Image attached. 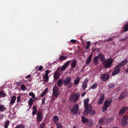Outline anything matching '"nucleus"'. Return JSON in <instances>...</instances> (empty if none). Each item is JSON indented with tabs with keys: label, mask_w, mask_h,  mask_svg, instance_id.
I'll return each mask as SVG.
<instances>
[{
	"label": "nucleus",
	"mask_w": 128,
	"mask_h": 128,
	"mask_svg": "<svg viewBox=\"0 0 128 128\" xmlns=\"http://www.w3.org/2000/svg\"><path fill=\"white\" fill-rule=\"evenodd\" d=\"M80 96V95L79 94H76L74 95L72 94L70 98V102H76L78 100Z\"/></svg>",
	"instance_id": "f257e3e1"
},
{
	"label": "nucleus",
	"mask_w": 128,
	"mask_h": 128,
	"mask_svg": "<svg viewBox=\"0 0 128 128\" xmlns=\"http://www.w3.org/2000/svg\"><path fill=\"white\" fill-rule=\"evenodd\" d=\"M112 102V100H106L105 101L104 105L102 107L103 112L107 109L108 107L110 106Z\"/></svg>",
	"instance_id": "f03ea898"
},
{
	"label": "nucleus",
	"mask_w": 128,
	"mask_h": 128,
	"mask_svg": "<svg viewBox=\"0 0 128 128\" xmlns=\"http://www.w3.org/2000/svg\"><path fill=\"white\" fill-rule=\"evenodd\" d=\"M113 62V60L112 58H108L105 60L104 64L105 67L106 68H108L112 65Z\"/></svg>",
	"instance_id": "7ed1b4c3"
},
{
	"label": "nucleus",
	"mask_w": 128,
	"mask_h": 128,
	"mask_svg": "<svg viewBox=\"0 0 128 128\" xmlns=\"http://www.w3.org/2000/svg\"><path fill=\"white\" fill-rule=\"evenodd\" d=\"M122 125L123 126H126L128 123V116L125 115L121 119Z\"/></svg>",
	"instance_id": "20e7f679"
},
{
	"label": "nucleus",
	"mask_w": 128,
	"mask_h": 128,
	"mask_svg": "<svg viewBox=\"0 0 128 128\" xmlns=\"http://www.w3.org/2000/svg\"><path fill=\"white\" fill-rule=\"evenodd\" d=\"M60 91L57 87H54L53 90V94L56 97H58L60 95Z\"/></svg>",
	"instance_id": "39448f33"
},
{
	"label": "nucleus",
	"mask_w": 128,
	"mask_h": 128,
	"mask_svg": "<svg viewBox=\"0 0 128 128\" xmlns=\"http://www.w3.org/2000/svg\"><path fill=\"white\" fill-rule=\"evenodd\" d=\"M79 107L78 105V104H75L71 110V111L73 114H75L77 113L78 111Z\"/></svg>",
	"instance_id": "423d86ee"
},
{
	"label": "nucleus",
	"mask_w": 128,
	"mask_h": 128,
	"mask_svg": "<svg viewBox=\"0 0 128 128\" xmlns=\"http://www.w3.org/2000/svg\"><path fill=\"white\" fill-rule=\"evenodd\" d=\"M89 101V100L87 98L86 100H85L84 101V106L85 108H87L88 110V108H90V109L92 108V106L90 104H88V103Z\"/></svg>",
	"instance_id": "0eeeda50"
},
{
	"label": "nucleus",
	"mask_w": 128,
	"mask_h": 128,
	"mask_svg": "<svg viewBox=\"0 0 128 128\" xmlns=\"http://www.w3.org/2000/svg\"><path fill=\"white\" fill-rule=\"evenodd\" d=\"M98 57V58L99 59L100 61L103 64H104L105 62V58L103 55L100 53L98 54L97 56Z\"/></svg>",
	"instance_id": "6e6552de"
},
{
	"label": "nucleus",
	"mask_w": 128,
	"mask_h": 128,
	"mask_svg": "<svg viewBox=\"0 0 128 128\" xmlns=\"http://www.w3.org/2000/svg\"><path fill=\"white\" fill-rule=\"evenodd\" d=\"M120 68L118 65L115 66L114 68L115 70L113 72L112 75H115L119 73L120 70Z\"/></svg>",
	"instance_id": "1a4fd4ad"
},
{
	"label": "nucleus",
	"mask_w": 128,
	"mask_h": 128,
	"mask_svg": "<svg viewBox=\"0 0 128 128\" xmlns=\"http://www.w3.org/2000/svg\"><path fill=\"white\" fill-rule=\"evenodd\" d=\"M37 120L38 122L41 121L42 119L43 116L40 112H38L36 114Z\"/></svg>",
	"instance_id": "9d476101"
},
{
	"label": "nucleus",
	"mask_w": 128,
	"mask_h": 128,
	"mask_svg": "<svg viewBox=\"0 0 128 128\" xmlns=\"http://www.w3.org/2000/svg\"><path fill=\"white\" fill-rule=\"evenodd\" d=\"M128 110V107L126 106L123 107L120 109L119 112V115L120 116H122L123 115L125 112Z\"/></svg>",
	"instance_id": "9b49d317"
},
{
	"label": "nucleus",
	"mask_w": 128,
	"mask_h": 128,
	"mask_svg": "<svg viewBox=\"0 0 128 128\" xmlns=\"http://www.w3.org/2000/svg\"><path fill=\"white\" fill-rule=\"evenodd\" d=\"M71 80V77H66L65 80H64V86H68L70 82V81Z\"/></svg>",
	"instance_id": "f8f14e48"
},
{
	"label": "nucleus",
	"mask_w": 128,
	"mask_h": 128,
	"mask_svg": "<svg viewBox=\"0 0 128 128\" xmlns=\"http://www.w3.org/2000/svg\"><path fill=\"white\" fill-rule=\"evenodd\" d=\"M109 78V76L107 74H103L100 76L101 79L104 81H106L108 80Z\"/></svg>",
	"instance_id": "ddd939ff"
},
{
	"label": "nucleus",
	"mask_w": 128,
	"mask_h": 128,
	"mask_svg": "<svg viewBox=\"0 0 128 128\" xmlns=\"http://www.w3.org/2000/svg\"><path fill=\"white\" fill-rule=\"evenodd\" d=\"M71 60H68L66 62L62 67L60 69V70L61 71H64L68 65L69 64Z\"/></svg>",
	"instance_id": "4468645a"
},
{
	"label": "nucleus",
	"mask_w": 128,
	"mask_h": 128,
	"mask_svg": "<svg viewBox=\"0 0 128 128\" xmlns=\"http://www.w3.org/2000/svg\"><path fill=\"white\" fill-rule=\"evenodd\" d=\"M92 54L91 53L88 57L87 58L86 62V64L88 65L89 64L92 60Z\"/></svg>",
	"instance_id": "2eb2a0df"
},
{
	"label": "nucleus",
	"mask_w": 128,
	"mask_h": 128,
	"mask_svg": "<svg viewBox=\"0 0 128 128\" xmlns=\"http://www.w3.org/2000/svg\"><path fill=\"white\" fill-rule=\"evenodd\" d=\"M104 95L102 94L100 96V98L98 102V104H101L103 102L104 100Z\"/></svg>",
	"instance_id": "dca6fc26"
},
{
	"label": "nucleus",
	"mask_w": 128,
	"mask_h": 128,
	"mask_svg": "<svg viewBox=\"0 0 128 128\" xmlns=\"http://www.w3.org/2000/svg\"><path fill=\"white\" fill-rule=\"evenodd\" d=\"M98 59L97 56H95L93 58V63L95 65H98Z\"/></svg>",
	"instance_id": "f3484780"
},
{
	"label": "nucleus",
	"mask_w": 128,
	"mask_h": 128,
	"mask_svg": "<svg viewBox=\"0 0 128 128\" xmlns=\"http://www.w3.org/2000/svg\"><path fill=\"white\" fill-rule=\"evenodd\" d=\"M128 60L126 59H124L122 61L120 64L118 65L120 68L122 67V66H124L128 62Z\"/></svg>",
	"instance_id": "a211bd4d"
},
{
	"label": "nucleus",
	"mask_w": 128,
	"mask_h": 128,
	"mask_svg": "<svg viewBox=\"0 0 128 128\" xmlns=\"http://www.w3.org/2000/svg\"><path fill=\"white\" fill-rule=\"evenodd\" d=\"M127 92H124L120 95L119 99V100L122 99L127 96Z\"/></svg>",
	"instance_id": "6ab92c4d"
},
{
	"label": "nucleus",
	"mask_w": 128,
	"mask_h": 128,
	"mask_svg": "<svg viewBox=\"0 0 128 128\" xmlns=\"http://www.w3.org/2000/svg\"><path fill=\"white\" fill-rule=\"evenodd\" d=\"M36 98L34 99L32 98H31L28 100V104L30 107L32 106V104H33V102L34 101L36 100Z\"/></svg>",
	"instance_id": "aec40b11"
},
{
	"label": "nucleus",
	"mask_w": 128,
	"mask_h": 128,
	"mask_svg": "<svg viewBox=\"0 0 128 128\" xmlns=\"http://www.w3.org/2000/svg\"><path fill=\"white\" fill-rule=\"evenodd\" d=\"M54 80H57L60 78V73L57 72H55L54 75Z\"/></svg>",
	"instance_id": "412c9836"
},
{
	"label": "nucleus",
	"mask_w": 128,
	"mask_h": 128,
	"mask_svg": "<svg viewBox=\"0 0 128 128\" xmlns=\"http://www.w3.org/2000/svg\"><path fill=\"white\" fill-rule=\"evenodd\" d=\"M80 76H77L76 79H75L74 81V84L76 85L78 84L80 81Z\"/></svg>",
	"instance_id": "4be33fe9"
},
{
	"label": "nucleus",
	"mask_w": 128,
	"mask_h": 128,
	"mask_svg": "<svg viewBox=\"0 0 128 128\" xmlns=\"http://www.w3.org/2000/svg\"><path fill=\"white\" fill-rule=\"evenodd\" d=\"M16 97L14 96L12 97L11 100L10 102V104H14L16 100Z\"/></svg>",
	"instance_id": "5701e85b"
},
{
	"label": "nucleus",
	"mask_w": 128,
	"mask_h": 128,
	"mask_svg": "<svg viewBox=\"0 0 128 128\" xmlns=\"http://www.w3.org/2000/svg\"><path fill=\"white\" fill-rule=\"evenodd\" d=\"M32 114L33 116L35 115L37 113V109L36 107L34 106L32 108Z\"/></svg>",
	"instance_id": "b1692460"
},
{
	"label": "nucleus",
	"mask_w": 128,
	"mask_h": 128,
	"mask_svg": "<svg viewBox=\"0 0 128 128\" xmlns=\"http://www.w3.org/2000/svg\"><path fill=\"white\" fill-rule=\"evenodd\" d=\"M81 118L82 122L83 123H86L88 122V120L84 116H82Z\"/></svg>",
	"instance_id": "393cba45"
},
{
	"label": "nucleus",
	"mask_w": 128,
	"mask_h": 128,
	"mask_svg": "<svg viewBox=\"0 0 128 128\" xmlns=\"http://www.w3.org/2000/svg\"><path fill=\"white\" fill-rule=\"evenodd\" d=\"M57 84L58 87L62 86V80L60 79L58 80L57 82Z\"/></svg>",
	"instance_id": "a878e982"
},
{
	"label": "nucleus",
	"mask_w": 128,
	"mask_h": 128,
	"mask_svg": "<svg viewBox=\"0 0 128 128\" xmlns=\"http://www.w3.org/2000/svg\"><path fill=\"white\" fill-rule=\"evenodd\" d=\"M88 110L87 109V108H85V110L84 111V114L85 115H87L88 114H89V111H90V108H88Z\"/></svg>",
	"instance_id": "bb28decb"
},
{
	"label": "nucleus",
	"mask_w": 128,
	"mask_h": 128,
	"mask_svg": "<svg viewBox=\"0 0 128 128\" xmlns=\"http://www.w3.org/2000/svg\"><path fill=\"white\" fill-rule=\"evenodd\" d=\"M113 120V119L112 118H106L105 120V122L107 123L108 124L110 122H112Z\"/></svg>",
	"instance_id": "cd10ccee"
},
{
	"label": "nucleus",
	"mask_w": 128,
	"mask_h": 128,
	"mask_svg": "<svg viewBox=\"0 0 128 128\" xmlns=\"http://www.w3.org/2000/svg\"><path fill=\"white\" fill-rule=\"evenodd\" d=\"M123 29L125 32L128 31V23L124 25Z\"/></svg>",
	"instance_id": "c85d7f7f"
},
{
	"label": "nucleus",
	"mask_w": 128,
	"mask_h": 128,
	"mask_svg": "<svg viewBox=\"0 0 128 128\" xmlns=\"http://www.w3.org/2000/svg\"><path fill=\"white\" fill-rule=\"evenodd\" d=\"M6 109H7L6 108H5L3 105H0V111L2 112Z\"/></svg>",
	"instance_id": "c756f323"
},
{
	"label": "nucleus",
	"mask_w": 128,
	"mask_h": 128,
	"mask_svg": "<svg viewBox=\"0 0 128 128\" xmlns=\"http://www.w3.org/2000/svg\"><path fill=\"white\" fill-rule=\"evenodd\" d=\"M76 65V61H73L71 64V66L73 68H74Z\"/></svg>",
	"instance_id": "7c9ffc66"
},
{
	"label": "nucleus",
	"mask_w": 128,
	"mask_h": 128,
	"mask_svg": "<svg viewBox=\"0 0 128 128\" xmlns=\"http://www.w3.org/2000/svg\"><path fill=\"white\" fill-rule=\"evenodd\" d=\"M0 95L2 97H4L6 96V94L4 93V91L2 90L0 91Z\"/></svg>",
	"instance_id": "2f4dec72"
},
{
	"label": "nucleus",
	"mask_w": 128,
	"mask_h": 128,
	"mask_svg": "<svg viewBox=\"0 0 128 128\" xmlns=\"http://www.w3.org/2000/svg\"><path fill=\"white\" fill-rule=\"evenodd\" d=\"M87 87V83L84 82L82 86V88L83 90H85Z\"/></svg>",
	"instance_id": "473e14b6"
},
{
	"label": "nucleus",
	"mask_w": 128,
	"mask_h": 128,
	"mask_svg": "<svg viewBox=\"0 0 128 128\" xmlns=\"http://www.w3.org/2000/svg\"><path fill=\"white\" fill-rule=\"evenodd\" d=\"M67 56H61L60 57V59L61 60H66L67 58Z\"/></svg>",
	"instance_id": "72a5a7b5"
},
{
	"label": "nucleus",
	"mask_w": 128,
	"mask_h": 128,
	"mask_svg": "<svg viewBox=\"0 0 128 128\" xmlns=\"http://www.w3.org/2000/svg\"><path fill=\"white\" fill-rule=\"evenodd\" d=\"M114 84L112 83H110L109 84L108 86L109 88H112L114 87Z\"/></svg>",
	"instance_id": "f704fd0d"
},
{
	"label": "nucleus",
	"mask_w": 128,
	"mask_h": 128,
	"mask_svg": "<svg viewBox=\"0 0 128 128\" xmlns=\"http://www.w3.org/2000/svg\"><path fill=\"white\" fill-rule=\"evenodd\" d=\"M43 78L45 79L44 80L45 82H47L48 81L49 78L48 76H46L44 75L43 76Z\"/></svg>",
	"instance_id": "c9c22d12"
},
{
	"label": "nucleus",
	"mask_w": 128,
	"mask_h": 128,
	"mask_svg": "<svg viewBox=\"0 0 128 128\" xmlns=\"http://www.w3.org/2000/svg\"><path fill=\"white\" fill-rule=\"evenodd\" d=\"M92 109V108L90 109V111H89V114H90V115H93L95 113V111L94 110H91Z\"/></svg>",
	"instance_id": "e433bc0d"
},
{
	"label": "nucleus",
	"mask_w": 128,
	"mask_h": 128,
	"mask_svg": "<svg viewBox=\"0 0 128 128\" xmlns=\"http://www.w3.org/2000/svg\"><path fill=\"white\" fill-rule=\"evenodd\" d=\"M29 96H32V98L34 99L35 98V95L32 92H30L29 94Z\"/></svg>",
	"instance_id": "4c0bfd02"
},
{
	"label": "nucleus",
	"mask_w": 128,
	"mask_h": 128,
	"mask_svg": "<svg viewBox=\"0 0 128 128\" xmlns=\"http://www.w3.org/2000/svg\"><path fill=\"white\" fill-rule=\"evenodd\" d=\"M97 84L96 83L94 84L90 88V89H95L97 86Z\"/></svg>",
	"instance_id": "58836bf2"
},
{
	"label": "nucleus",
	"mask_w": 128,
	"mask_h": 128,
	"mask_svg": "<svg viewBox=\"0 0 128 128\" xmlns=\"http://www.w3.org/2000/svg\"><path fill=\"white\" fill-rule=\"evenodd\" d=\"M25 127L24 125L22 124H19L17 125L15 128H24Z\"/></svg>",
	"instance_id": "ea45409f"
},
{
	"label": "nucleus",
	"mask_w": 128,
	"mask_h": 128,
	"mask_svg": "<svg viewBox=\"0 0 128 128\" xmlns=\"http://www.w3.org/2000/svg\"><path fill=\"white\" fill-rule=\"evenodd\" d=\"M57 128H62V126L60 123H58L56 124Z\"/></svg>",
	"instance_id": "a19ab883"
},
{
	"label": "nucleus",
	"mask_w": 128,
	"mask_h": 128,
	"mask_svg": "<svg viewBox=\"0 0 128 128\" xmlns=\"http://www.w3.org/2000/svg\"><path fill=\"white\" fill-rule=\"evenodd\" d=\"M45 125V123L42 122L40 125L39 128H44Z\"/></svg>",
	"instance_id": "79ce46f5"
},
{
	"label": "nucleus",
	"mask_w": 128,
	"mask_h": 128,
	"mask_svg": "<svg viewBox=\"0 0 128 128\" xmlns=\"http://www.w3.org/2000/svg\"><path fill=\"white\" fill-rule=\"evenodd\" d=\"M21 88V89L23 90H25L26 88L24 84H23L22 85Z\"/></svg>",
	"instance_id": "37998d69"
},
{
	"label": "nucleus",
	"mask_w": 128,
	"mask_h": 128,
	"mask_svg": "<svg viewBox=\"0 0 128 128\" xmlns=\"http://www.w3.org/2000/svg\"><path fill=\"white\" fill-rule=\"evenodd\" d=\"M59 120V118L57 116H56L54 117V121H58Z\"/></svg>",
	"instance_id": "c03bdc74"
},
{
	"label": "nucleus",
	"mask_w": 128,
	"mask_h": 128,
	"mask_svg": "<svg viewBox=\"0 0 128 128\" xmlns=\"http://www.w3.org/2000/svg\"><path fill=\"white\" fill-rule=\"evenodd\" d=\"M9 122L8 120L6 121L5 122V123L4 125V126H6L8 127L9 125Z\"/></svg>",
	"instance_id": "a18cd8bd"
},
{
	"label": "nucleus",
	"mask_w": 128,
	"mask_h": 128,
	"mask_svg": "<svg viewBox=\"0 0 128 128\" xmlns=\"http://www.w3.org/2000/svg\"><path fill=\"white\" fill-rule=\"evenodd\" d=\"M50 72V71L48 70H46L45 72V75L46 76H48V73Z\"/></svg>",
	"instance_id": "49530a36"
},
{
	"label": "nucleus",
	"mask_w": 128,
	"mask_h": 128,
	"mask_svg": "<svg viewBox=\"0 0 128 128\" xmlns=\"http://www.w3.org/2000/svg\"><path fill=\"white\" fill-rule=\"evenodd\" d=\"M69 85L68 86V88H71L72 86V82H70L69 84Z\"/></svg>",
	"instance_id": "de8ad7c7"
},
{
	"label": "nucleus",
	"mask_w": 128,
	"mask_h": 128,
	"mask_svg": "<svg viewBox=\"0 0 128 128\" xmlns=\"http://www.w3.org/2000/svg\"><path fill=\"white\" fill-rule=\"evenodd\" d=\"M21 99V98L20 96H18L17 97V102H18L20 101Z\"/></svg>",
	"instance_id": "09e8293b"
},
{
	"label": "nucleus",
	"mask_w": 128,
	"mask_h": 128,
	"mask_svg": "<svg viewBox=\"0 0 128 128\" xmlns=\"http://www.w3.org/2000/svg\"><path fill=\"white\" fill-rule=\"evenodd\" d=\"M46 93L44 92H43L42 93V94L40 95V96L42 97H43L46 94Z\"/></svg>",
	"instance_id": "8fccbe9b"
},
{
	"label": "nucleus",
	"mask_w": 128,
	"mask_h": 128,
	"mask_svg": "<svg viewBox=\"0 0 128 128\" xmlns=\"http://www.w3.org/2000/svg\"><path fill=\"white\" fill-rule=\"evenodd\" d=\"M4 116L2 114L0 113V120H2L3 119Z\"/></svg>",
	"instance_id": "3c124183"
},
{
	"label": "nucleus",
	"mask_w": 128,
	"mask_h": 128,
	"mask_svg": "<svg viewBox=\"0 0 128 128\" xmlns=\"http://www.w3.org/2000/svg\"><path fill=\"white\" fill-rule=\"evenodd\" d=\"M45 98H42V103H43V104H45Z\"/></svg>",
	"instance_id": "603ef678"
},
{
	"label": "nucleus",
	"mask_w": 128,
	"mask_h": 128,
	"mask_svg": "<svg viewBox=\"0 0 128 128\" xmlns=\"http://www.w3.org/2000/svg\"><path fill=\"white\" fill-rule=\"evenodd\" d=\"M126 38H121L120 39V41H125L126 40Z\"/></svg>",
	"instance_id": "864d4df0"
},
{
	"label": "nucleus",
	"mask_w": 128,
	"mask_h": 128,
	"mask_svg": "<svg viewBox=\"0 0 128 128\" xmlns=\"http://www.w3.org/2000/svg\"><path fill=\"white\" fill-rule=\"evenodd\" d=\"M71 43H74L76 42V41L74 40H70Z\"/></svg>",
	"instance_id": "5fc2aeb1"
},
{
	"label": "nucleus",
	"mask_w": 128,
	"mask_h": 128,
	"mask_svg": "<svg viewBox=\"0 0 128 128\" xmlns=\"http://www.w3.org/2000/svg\"><path fill=\"white\" fill-rule=\"evenodd\" d=\"M104 121V120L102 118H101L100 119V121H99V122L100 123H102V122H103Z\"/></svg>",
	"instance_id": "6e6d98bb"
},
{
	"label": "nucleus",
	"mask_w": 128,
	"mask_h": 128,
	"mask_svg": "<svg viewBox=\"0 0 128 128\" xmlns=\"http://www.w3.org/2000/svg\"><path fill=\"white\" fill-rule=\"evenodd\" d=\"M42 66H40L39 67L38 69V70L39 71L41 70L42 68Z\"/></svg>",
	"instance_id": "4d7b16f0"
},
{
	"label": "nucleus",
	"mask_w": 128,
	"mask_h": 128,
	"mask_svg": "<svg viewBox=\"0 0 128 128\" xmlns=\"http://www.w3.org/2000/svg\"><path fill=\"white\" fill-rule=\"evenodd\" d=\"M87 44V46H90V41H88L87 42H86Z\"/></svg>",
	"instance_id": "13d9d810"
},
{
	"label": "nucleus",
	"mask_w": 128,
	"mask_h": 128,
	"mask_svg": "<svg viewBox=\"0 0 128 128\" xmlns=\"http://www.w3.org/2000/svg\"><path fill=\"white\" fill-rule=\"evenodd\" d=\"M88 78H86L84 80V81L85 82L87 83L88 82Z\"/></svg>",
	"instance_id": "bf43d9fd"
},
{
	"label": "nucleus",
	"mask_w": 128,
	"mask_h": 128,
	"mask_svg": "<svg viewBox=\"0 0 128 128\" xmlns=\"http://www.w3.org/2000/svg\"><path fill=\"white\" fill-rule=\"evenodd\" d=\"M112 38H110L108 39V40H106L107 41H111L112 40Z\"/></svg>",
	"instance_id": "052dcab7"
},
{
	"label": "nucleus",
	"mask_w": 128,
	"mask_h": 128,
	"mask_svg": "<svg viewBox=\"0 0 128 128\" xmlns=\"http://www.w3.org/2000/svg\"><path fill=\"white\" fill-rule=\"evenodd\" d=\"M31 76V75L30 74H29L28 76H26V78H30Z\"/></svg>",
	"instance_id": "680f3d73"
},
{
	"label": "nucleus",
	"mask_w": 128,
	"mask_h": 128,
	"mask_svg": "<svg viewBox=\"0 0 128 128\" xmlns=\"http://www.w3.org/2000/svg\"><path fill=\"white\" fill-rule=\"evenodd\" d=\"M48 88H46V89H45V90L44 91V92H45V93H46L47 92H48Z\"/></svg>",
	"instance_id": "e2e57ef3"
},
{
	"label": "nucleus",
	"mask_w": 128,
	"mask_h": 128,
	"mask_svg": "<svg viewBox=\"0 0 128 128\" xmlns=\"http://www.w3.org/2000/svg\"><path fill=\"white\" fill-rule=\"evenodd\" d=\"M86 93V92H83V93L82 94V96H84L85 95V94Z\"/></svg>",
	"instance_id": "0e129e2a"
},
{
	"label": "nucleus",
	"mask_w": 128,
	"mask_h": 128,
	"mask_svg": "<svg viewBox=\"0 0 128 128\" xmlns=\"http://www.w3.org/2000/svg\"><path fill=\"white\" fill-rule=\"evenodd\" d=\"M96 51L97 52H98L100 50V49L99 48H96Z\"/></svg>",
	"instance_id": "69168bd1"
},
{
	"label": "nucleus",
	"mask_w": 128,
	"mask_h": 128,
	"mask_svg": "<svg viewBox=\"0 0 128 128\" xmlns=\"http://www.w3.org/2000/svg\"><path fill=\"white\" fill-rule=\"evenodd\" d=\"M89 48V46H86V49H88Z\"/></svg>",
	"instance_id": "338daca9"
},
{
	"label": "nucleus",
	"mask_w": 128,
	"mask_h": 128,
	"mask_svg": "<svg viewBox=\"0 0 128 128\" xmlns=\"http://www.w3.org/2000/svg\"><path fill=\"white\" fill-rule=\"evenodd\" d=\"M126 72H128V68H127L126 69Z\"/></svg>",
	"instance_id": "774afa93"
}]
</instances>
